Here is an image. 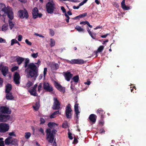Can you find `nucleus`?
<instances>
[{"mask_svg":"<svg viewBox=\"0 0 146 146\" xmlns=\"http://www.w3.org/2000/svg\"><path fill=\"white\" fill-rule=\"evenodd\" d=\"M29 60L28 58L25 59L24 64V66L25 68H27L25 70V72L27 73L28 77H34V80L38 76V74L36 66L33 63H31L28 65Z\"/></svg>","mask_w":146,"mask_h":146,"instance_id":"obj_1","label":"nucleus"},{"mask_svg":"<svg viewBox=\"0 0 146 146\" xmlns=\"http://www.w3.org/2000/svg\"><path fill=\"white\" fill-rule=\"evenodd\" d=\"M3 11L6 13L9 18L11 19L13 18V13L12 9L9 6L6 7L5 5L3 3H0V12Z\"/></svg>","mask_w":146,"mask_h":146,"instance_id":"obj_2","label":"nucleus"},{"mask_svg":"<svg viewBox=\"0 0 146 146\" xmlns=\"http://www.w3.org/2000/svg\"><path fill=\"white\" fill-rule=\"evenodd\" d=\"M56 132V130L54 129L51 130L50 129L48 128L46 129V139L49 142L52 143Z\"/></svg>","mask_w":146,"mask_h":146,"instance_id":"obj_3","label":"nucleus"},{"mask_svg":"<svg viewBox=\"0 0 146 146\" xmlns=\"http://www.w3.org/2000/svg\"><path fill=\"white\" fill-rule=\"evenodd\" d=\"M46 8L47 13L50 14H52L56 9L55 5L52 0H50L46 4Z\"/></svg>","mask_w":146,"mask_h":146,"instance_id":"obj_4","label":"nucleus"},{"mask_svg":"<svg viewBox=\"0 0 146 146\" xmlns=\"http://www.w3.org/2000/svg\"><path fill=\"white\" fill-rule=\"evenodd\" d=\"M9 129L8 124L5 123H0V132L5 133Z\"/></svg>","mask_w":146,"mask_h":146,"instance_id":"obj_5","label":"nucleus"},{"mask_svg":"<svg viewBox=\"0 0 146 146\" xmlns=\"http://www.w3.org/2000/svg\"><path fill=\"white\" fill-rule=\"evenodd\" d=\"M18 16L21 18H27L29 17L27 12L25 10H19L18 12Z\"/></svg>","mask_w":146,"mask_h":146,"instance_id":"obj_6","label":"nucleus"},{"mask_svg":"<svg viewBox=\"0 0 146 146\" xmlns=\"http://www.w3.org/2000/svg\"><path fill=\"white\" fill-rule=\"evenodd\" d=\"M43 85V88L44 90L49 92H51L53 90V87L48 82H44Z\"/></svg>","mask_w":146,"mask_h":146,"instance_id":"obj_7","label":"nucleus"},{"mask_svg":"<svg viewBox=\"0 0 146 146\" xmlns=\"http://www.w3.org/2000/svg\"><path fill=\"white\" fill-rule=\"evenodd\" d=\"M72 110L70 107V105L68 104L66 107L65 111L66 115L68 118H70L71 116Z\"/></svg>","mask_w":146,"mask_h":146,"instance_id":"obj_8","label":"nucleus"},{"mask_svg":"<svg viewBox=\"0 0 146 146\" xmlns=\"http://www.w3.org/2000/svg\"><path fill=\"white\" fill-rule=\"evenodd\" d=\"M0 112L2 114H9L11 113V110L8 107L6 106H2L0 108Z\"/></svg>","mask_w":146,"mask_h":146,"instance_id":"obj_9","label":"nucleus"},{"mask_svg":"<svg viewBox=\"0 0 146 146\" xmlns=\"http://www.w3.org/2000/svg\"><path fill=\"white\" fill-rule=\"evenodd\" d=\"M32 14L33 17L34 19H36L38 17H40L42 16L41 13H38V9L36 7L34 8L33 9Z\"/></svg>","mask_w":146,"mask_h":146,"instance_id":"obj_10","label":"nucleus"},{"mask_svg":"<svg viewBox=\"0 0 146 146\" xmlns=\"http://www.w3.org/2000/svg\"><path fill=\"white\" fill-rule=\"evenodd\" d=\"M54 103L52 108L54 110L58 109L60 107V104L59 101L56 98H54Z\"/></svg>","mask_w":146,"mask_h":146,"instance_id":"obj_11","label":"nucleus"},{"mask_svg":"<svg viewBox=\"0 0 146 146\" xmlns=\"http://www.w3.org/2000/svg\"><path fill=\"white\" fill-rule=\"evenodd\" d=\"M20 77L19 74L15 72L14 76V81L15 84L19 85L20 83Z\"/></svg>","mask_w":146,"mask_h":146,"instance_id":"obj_12","label":"nucleus"},{"mask_svg":"<svg viewBox=\"0 0 146 146\" xmlns=\"http://www.w3.org/2000/svg\"><path fill=\"white\" fill-rule=\"evenodd\" d=\"M54 85L56 87L60 92L64 93L65 91V88L62 86L58 82H55Z\"/></svg>","mask_w":146,"mask_h":146,"instance_id":"obj_13","label":"nucleus"},{"mask_svg":"<svg viewBox=\"0 0 146 146\" xmlns=\"http://www.w3.org/2000/svg\"><path fill=\"white\" fill-rule=\"evenodd\" d=\"M69 62L71 64H82L84 63V61L83 60L81 59H77L72 60L70 61Z\"/></svg>","mask_w":146,"mask_h":146,"instance_id":"obj_14","label":"nucleus"},{"mask_svg":"<svg viewBox=\"0 0 146 146\" xmlns=\"http://www.w3.org/2000/svg\"><path fill=\"white\" fill-rule=\"evenodd\" d=\"M37 87V85L35 84L34 87L29 90V92L33 96H37V94L36 93V88Z\"/></svg>","mask_w":146,"mask_h":146,"instance_id":"obj_15","label":"nucleus"},{"mask_svg":"<svg viewBox=\"0 0 146 146\" xmlns=\"http://www.w3.org/2000/svg\"><path fill=\"white\" fill-rule=\"evenodd\" d=\"M64 75L65 79L68 81H69L73 76L72 74L70 72L68 71L65 72Z\"/></svg>","mask_w":146,"mask_h":146,"instance_id":"obj_16","label":"nucleus"},{"mask_svg":"<svg viewBox=\"0 0 146 146\" xmlns=\"http://www.w3.org/2000/svg\"><path fill=\"white\" fill-rule=\"evenodd\" d=\"M1 71L3 75L5 76H6L8 72V68L5 66H2Z\"/></svg>","mask_w":146,"mask_h":146,"instance_id":"obj_17","label":"nucleus"},{"mask_svg":"<svg viewBox=\"0 0 146 146\" xmlns=\"http://www.w3.org/2000/svg\"><path fill=\"white\" fill-rule=\"evenodd\" d=\"M9 119V115L0 114V121H6Z\"/></svg>","mask_w":146,"mask_h":146,"instance_id":"obj_18","label":"nucleus"},{"mask_svg":"<svg viewBox=\"0 0 146 146\" xmlns=\"http://www.w3.org/2000/svg\"><path fill=\"white\" fill-rule=\"evenodd\" d=\"M97 116L94 114H91L89 117L90 120L93 123H94L96 120Z\"/></svg>","mask_w":146,"mask_h":146,"instance_id":"obj_19","label":"nucleus"},{"mask_svg":"<svg viewBox=\"0 0 146 146\" xmlns=\"http://www.w3.org/2000/svg\"><path fill=\"white\" fill-rule=\"evenodd\" d=\"M78 104H77L76 102L74 105V111L76 112L77 118H78V115L80 112L78 110Z\"/></svg>","mask_w":146,"mask_h":146,"instance_id":"obj_20","label":"nucleus"},{"mask_svg":"<svg viewBox=\"0 0 146 146\" xmlns=\"http://www.w3.org/2000/svg\"><path fill=\"white\" fill-rule=\"evenodd\" d=\"M122 8L125 10H128L130 8L128 7L125 4V0H123L121 3Z\"/></svg>","mask_w":146,"mask_h":146,"instance_id":"obj_21","label":"nucleus"},{"mask_svg":"<svg viewBox=\"0 0 146 146\" xmlns=\"http://www.w3.org/2000/svg\"><path fill=\"white\" fill-rule=\"evenodd\" d=\"M12 139V137H9L6 138L5 140V143L6 145H9L11 144Z\"/></svg>","mask_w":146,"mask_h":146,"instance_id":"obj_22","label":"nucleus"},{"mask_svg":"<svg viewBox=\"0 0 146 146\" xmlns=\"http://www.w3.org/2000/svg\"><path fill=\"white\" fill-rule=\"evenodd\" d=\"M16 60L18 64L19 65L24 61V58H23L17 56L16 57Z\"/></svg>","mask_w":146,"mask_h":146,"instance_id":"obj_23","label":"nucleus"},{"mask_svg":"<svg viewBox=\"0 0 146 146\" xmlns=\"http://www.w3.org/2000/svg\"><path fill=\"white\" fill-rule=\"evenodd\" d=\"M12 89V86L11 84H7L6 86V92H10Z\"/></svg>","mask_w":146,"mask_h":146,"instance_id":"obj_24","label":"nucleus"},{"mask_svg":"<svg viewBox=\"0 0 146 146\" xmlns=\"http://www.w3.org/2000/svg\"><path fill=\"white\" fill-rule=\"evenodd\" d=\"M7 93L6 98L7 99L11 100L13 98L11 93L10 92L6 93Z\"/></svg>","mask_w":146,"mask_h":146,"instance_id":"obj_25","label":"nucleus"},{"mask_svg":"<svg viewBox=\"0 0 146 146\" xmlns=\"http://www.w3.org/2000/svg\"><path fill=\"white\" fill-rule=\"evenodd\" d=\"M48 126L50 128H53L56 127L57 126L58 124L54 122H50L49 123L48 125Z\"/></svg>","mask_w":146,"mask_h":146,"instance_id":"obj_26","label":"nucleus"},{"mask_svg":"<svg viewBox=\"0 0 146 146\" xmlns=\"http://www.w3.org/2000/svg\"><path fill=\"white\" fill-rule=\"evenodd\" d=\"M40 106V105L39 102H36L35 105H33V107L35 110L37 111L39 108Z\"/></svg>","mask_w":146,"mask_h":146,"instance_id":"obj_27","label":"nucleus"},{"mask_svg":"<svg viewBox=\"0 0 146 146\" xmlns=\"http://www.w3.org/2000/svg\"><path fill=\"white\" fill-rule=\"evenodd\" d=\"M9 19V27L10 29H12L14 25V23L11 21V20H12L13 18L11 19L10 18Z\"/></svg>","mask_w":146,"mask_h":146,"instance_id":"obj_28","label":"nucleus"},{"mask_svg":"<svg viewBox=\"0 0 146 146\" xmlns=\"http://www.w3.org/2000/svg\"><path fill=\"white\" fill-rule=\"evenodd\" d=\"M59 111H55L50 116V117L51 118H54L56 117V115L57 114L59 113Z\"/></svg>","mask_w":146,"mask_h":146,"instance_id":"obj_29","label":"nucleus"},{"mask_svg":"<svg viewBox=\"0 0 146 146\" xmlns=\"http://www.w3.org/2000/svg\"><path fill=\"white\" fill-rule=\"evenodd\" d=\"M11 143V144L14 145H18V141L17 139H13Z\"/></svg>","mask_w":146,"mask_h":146,"instance_id":"obj_30","label":"nucleus"},{"mask_svg":"<svg viewBox=\"0 0 146 146\" xmlns=\"http://www.w3.org/2000/svg\"><path fill=\"white\" fill-rule=\"evenodd\" d=\"M8 29V25L7 24L4 25L2 27V30L3 31H5Z\"/></svg>","mask_w":146,"mask_h":146,"instance_id":"obj_31","label":"nucleus"},{"mask_svg":"<svg viewBox=\"0 0 146 146\" xmlns=\"http://www.w3.org/2000/svg\"><path fill=\"white\" fill-rule=\"evenodd\" d=\"M75 29L79 32H83L84 31V29L79 26H76Z\"/></svg>","mask_w":146,"mask_h":146,"instance_id":"obj_32","label":"nucleus"},{"mask_svg":"<svg viewBox=\"0 0 146 146\" xmlns=\"http://www.w3.org/2000/svg\"><path fill=\"white\" fill-rule=\"evenodd\" d=\"M97 112L99 113L101 116L102 117H103V115L104 114L105 112L102 110H97Z\"/></svg>","mask_w":146,"mask_h":146,"instance_id":"obj_33","label":"nucleus"},{"mask_svg":"<svg viewBox=\"0 0 146 146\" xmlns=\"http://www.w3.org/2000/svg\"><path fill=\"white\" fill-rule=\"evenodd\" d=\"M31 134L30 132H27L25 133V137L27 139H28L31 136Z\"/></svg>","mask_w":146,"mask_h":146,"instance_id":"obj_34","label":"nucleus"},{"mask_svg":"<svg viewBox=\"0 0 146 146\" xmlns=\"http://www.w3.org/2000/svg\"><path fill=\"white\" fill-rule=\"evenodd\" d=\"M55 44V41L54 40L51 39L50 42V46L51 47L53 46H54Z\"/></svg>","mask_w":146,"mask_h":146,"instance_id":"obj_35","label":"nucleus"},{"mask_svg":"<svg viewBox=\"0 0 146 146\" xmlns=\"http://www.w3.org/2000/svg\"><path fill=\"white\" fill-rule=\"evenodd\" d=\"M73 81L76 82H78L79 80V77L78 76H74L72 78Z\"/></svg>","mask_w":146,"mask_h":146,"instance_id":"obj_36","label":"nucleus"},{"mask_svg":"<svg viewBox=\"0 0 146 146\" xmlns=\"http://www.w3.org/2000/svg\"><path fill=\"white\" fill-rule=\"evenodd\" d=\"M104 48V47L103 46H100L98 48L97 51L99 52H102V51L103 50Z\"/></svg>","mask_w":146,"mask_h":146,"instance_id":"obj_37","label":"nucleus"},{"mask_svg":"<svg viewBox=\"0 0 146 146\" xmlns=\"http://www.w3.org/2000/svg\"><path fill=\"white\" fill-rule=\"evenodd\" d=\"M42 83H40L39 84L38 86V92H39L40 91V90L42 89Z\"/></svg>","mask_w":146,"mask_h":146,"instance_id":"obj_38","label":"nucleus"},{"mask_svg":"<svg viewBox=\"0 0 146 146\" xmlns=\"http://www.w3.org/2000/svg\"><path fill=\"white\" fill-rule=\"evenodd\" d=\"M31 56L34 58H36L38 56V53L37 52L36 53H33L31 54Z\"/></svg>","mask_w":146,"mask_h":146,"instance_id":"obj_39","label":"nucleus"},{"mask_svg":"<svg viewBox=\"0 0 146 146\" xmlns=\"http://www.w3.org/2000/svg\"><path fill=\"white\" fill-rule=\"evenodd\" d=\"M64 15L65 16V17H66V21L67 23H68L69 21V19L70 18L68 16V15L67 13H65L64 14Z\"/></svg>","mask_w":146,"mask_h":146,"instance_id":"obj_40","label":"nucleus"},{"mask_svg":"<svg viewBox=\"0 0 146 146\" xmlns=\"http://www.w3.org/2000/svg\"><path fill=\"white\" fill-rule=\"evenodd\" d=\"M68 126V123L66 122H64L62 125V127L64 128H66Z\"/></svg>","mask_w":146,"mask_h":146,"instance_id":"obj_41","label":"nucleus"},{"mask_svg":"<svg viewBox=\"0 0 146 146\" xmlns=\"http://www.w3.org/2000/svg\"><path fill=\"white\" fill-rule=\"evenodd\" d=\"M33 84V83L32 82L30 81H29L27 84L26 86L28 87H30L31 85Z\"/></svg>","mask_w":146,"mask_h":146,"instance_id":"obj_42","label":"nucleus"},{"mask_svg":"<svg viewBox=\"0 0 146 146\" xmlns=\"http://www.w3.org/2000/svg\"><path fill=\"white\" fill-rule=\"evenodd\" d=\"M25 42L26 44L29 45L31 46L32 44V43L30 41H29V40L27 39L25 40Z\"/></svg>","mask_w":146,"mask_h":146,"instance_id":"obj_43","label":"nucleus"},{"mask_svg":"<svg viewBox=\"0 0 146 146\" xmlns=\"http://www.w3.org/2000/svg\"><path fill=\"white\" fill-rule=\"evenodd\" d=\"M54 32L53 30L52 29H50V34L52 36L54 35Z\"/></svg>","mask_w":146,"mask_h":146,"instance_id":"obj_44","label":"nucleus"},{"mask_svg":"<svg viewBox=\"0 0 146 146\" xmlns=\"http://www.w3.org/2000/svg\"><path fill=\"white\" fill-rule=\"evenodd\" d=\"M52 65L54 66L55 70H57L58 69L59 67V66L58 64L54 63V64H53Z\"/></svg>","mask_w":146,"mask_h":146,"instance_id":"obj_45","label":"nucleus"},{"mask_svg":"<svg viewBox=\"0 0 146 146\" xmlns=\"http://www.w3.org/2000/svg\"><path fill=\"white\" fill-rule=\"evenodd\" d=\"M53 64H54V63H50V66L51 67V69L52 70H55V67L54 66L52 65Z\"/></svg>","mask_w":146,"mask_h":146,"instance_id":"obj_46","label":"nucleus"},{"mask_svg":"<svg viewBox=\"0 0 146 146\" xmlns=\"http://www.w3.org/2000/svg\"><path fill=\"white\" fill-rule=\"evenodd\" d=\"M47 71V68H45L44 69V72H43V74H44V77L46 75V72Z\"/></svg>","mask_w":146,"mask_h":146,"instance_id":"obj_47","label":"nucleus"},{"mask_svg":"<svg viewBox=\"0 0 146 146\" xmlns=\"http://www.w3.org/2000/svg\"><path fill=\"white\" fill-rule=\"evenodd\" d=\"M40 124H43L45 122V120L44 119L42 118H40Z\"/></svg>","mask_w":146,"mask_h":146,"instance_id":"obj_48","label":"nucleus"},{"mask_svg":"<svg viewBox=\"0 0 146 146\" xmlns=\"http://www.w3.org/2000/svg\"><path fill=\"white\" fill-rule=\"evenodd\" d=\"M9 135H10V136H15V132H12L9 133Z\"/></svg>","mask_w":146,"mask_h":146,"instance_id":"obj_49","label":"nucleus"},{"mask_svg":"<svg viewBox=\"0 0 146 146\" xmlns=\"http://www.w3.org/2000/svg\"><path fill=\"white\" fill-rule=\"evenodd\" d=\"M18 67L17 66H15L13 67L11 69V71L12 72L14 71L15 70H17L18 68Z\"/></svg>","mask_w":146,"mask_h":146,"instance_id":"obj_50","label":"nucleus"},{"mask_svg":"<svg viewBox=\"0 0 146 146\" xmlns=\"http://www.w3.org/2000/svg\"><path fill=\"white\" fill-rule=\"evenodd\" d=\"M87 15V14L86 13H84L83 14H82L79 15V18H82L83 17H84L86 16Z\"/></svg>","mask_w":146,"mask_h":146,"instance_id":"obj_51","label":"nucleus"},{"mask_svg":"<svg viewBox=\"0 0 146 146\" xmlns=\"http://www.w3.org/2000/svg\"><path fill=\"white\" fill-rule=\"evenodd\" d=\"M22 38V36L21 35H19L18 36V40L19 41H21Z\"/></svg>","mask_w":146,"mask_h":146,"instance_id":"obj_52","label":"nucleus"},{"mask_svg":"<svg viewBox=\"0 0 146 146\" xmlns=\"http://www.w3.org/2000/svg\"><path fill=\"white\" fill-rule=\"evenodd\" d=\"M5 43L6 42V40L0 37V43Z\"/></svg>","mask_w":146,"mask_h":146,"instance_id":"obj_53","label":"nucleus"},{"mask_svg":"<svg viewBox=\"0 0 146 146\" xmlns=\"http://www.w3.org/2000/svg\"><path fill=\"white\" fill-rule=\"evenodd\" d=\"M72 134L71 133L69 132L68 133V137L70 139H73L71 135Z\"/></svg>","mask_w":146,"mask_h":146,"instance_id":"obj_54","label":"nucleus"},{"mask_svg":"<svg viewBox=\"0 0 146 146\" xmlns=\"http://www.w3.org/2000/svg\"><path fill=\"white\" fill-rule=\"evenodd\" d=\"M61 9L62 10L63 13H66V9L63 6H61Z\"/></svg>","mask_w":146,"mask_h":146,"instance_id":"obj_55","label":"nucleus"},{"mask_svg":"<svg viewBox=\"0 0 146 146\" xmlns=\"http://www.w3.org/2000/svg\"><path fill=\"white\" fill-rule=\"evenodd\" d=\"M3 82V79L1 78H0V87L2 86Z\"/></svg>","mask_w":146,"mask_h":146,"instance_id":"obj_56","label":"nucleus"},{"mask_svg":"<svg viewBox=\"0 0 146 146\" xmlns=\"http://www.w3.org/2000/svg\"><path fill=\"white\" fill-rule=\"evenodd\" d=\"M14 40H15V39H12L11 40V46H13L14 44H15V41Z\"/></svg>","mask_w":146,"mask_h":146,"instance_id":"obj_57","label":"nucleus"},{"mask_svg":"<svg viewBox=\"0 0 146 146\" xmlns=\"http://www.w3.org/2000/svg\"><path fill=\"white\" fill-rule=\"evenodd\" d=\"M114 6L116 8H118L119 7L118 4L116 3H114L113 4Z\"/></svg>","mask_w":146,"mask_h":146,"instance_id":"obj_58","label":"nucleus"},{"mask_svg":"<svg viewBox=\"0 0 146 146\" xmlns=\"http://www.w3.org/2000/svg\"><path fill=\"white\" fill-rule=\"evenodd\" d=\"M0 146H4V142L3 141H0Z\"/></svg>","mask_w":146,"mask_h":146,"instance_id":"obj_59","label":"nucleus"},{"mask_svg":"<svg viewBox=\"0 0 146 146\" xmlns=\"http://www.w3.org/2000/svg\"><path fill=\"white\" fill-rule=\"evenodd\" d=\"M87 22H88V21H82L80 23V24L81 25L83 24L84 25H85L87 24Z\"/></svg>","mask_w":146,"mask_h":146,"instance_id":"obj_60","label":"nucleus"},{"mask_svg":"<svg viewBox=\"0 0 146 146\" xmlns=\"http://www.w3.org/2000/svg\"><path fill=\"white\" fill-rule=\"evenodd\" d=\"M91 37L93 39H95L96 37V35L94 34H92L91 35H90Z\"/></svg>","mask_w":146,"mask_h":146,"instance_id":"obj_61","label":"nucleus"},{"mask_svg":"<svg viewBox=\"0 0 146 146\" xmlns=\"http://www.w3.org/2000/svg\"><path fill=\"white\" fill-rule=\"evenodd\" d=\"M108 35V34H107L106 35H102L101 36V37L102 38H105Z\"/></svg>","mask_w":146,"mask_h":146,"instance_id":"obj_62","label":"nucleus"},{"mask_svg":"<svg viewBox=\"0 0 146 146\" xmlns=\"http://www.w3.org/2000/svg\"><path fill=\"white\" fill-rule=\"evenodd\" d=\"M39 131L41 133H43L44 134V131L43 129L42 128H40L39 129Z\"/></svg>","mask_w":146,"mask_h":146,"instance_id":"obj_63","label":"nucleus"},{"mask_svg":"<svg viewBox=\"0 0 146 146\" xmlns=\"http://www.w3.org/2000/svg\"><path fill=\"white\" fill-rule=\"evenodd\" d=\"M77 140L76 138H74L73 143H77Z\"/></svg>","mask_w":146,"mask_h":146,"instance_id":"obj_64","label":"nucleus"}]
</instances>
